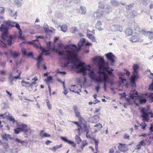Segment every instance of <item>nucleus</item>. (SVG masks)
<instances>
[{"label":"nucleus","mask_w":153,"mask_h":153,"mask_svg":"<svg viewBox=\"0 0 153 153\" xmlns=\"http://www.w3.org/2000/svg\"><path fill=\"white\" fill-rule=\"evenodd\" d=\"M86 40L84 38H82L78 42L77 47L74 44L70 45L68 44V66L69 64L68 60H69L72 64L71 68L75 70L77 72L79 70L82 69V68L83 66H88L85 63L80 62L77 54L81 50L82 46L85 43Z\"/></svg>","instance_id":"obj_1"},{"label":"nucleus","mask_w":153,"mask_h":153,"mask_svg":"<svg viewBox=\"0 0 153 153\" xmlns=\"http://www.w3.org/2000/svg\"><path fill=\"white\" fill-rule=\"evenodd\" d=\"M62 144H61L59 145H56L53 147L51 149L54 152H55L58 149L62 147Z\"/></svg>","instance_id":"obj_32"},{"label":"nucleus","mask_w":153,"mask_h":153,"mask_svg":"<svg viewBox=\"0 0 153 153\" xmlns=\"http://www.w3.org/2000/svg\"><path fill=\"white\" fill-rule=\"evenodd\" d=\"M141 116L142 118L143 121H149V115H150L151 117H153V113H152L149 111V107L146 108H142L141 110Z\"/></svg>","instance_id":"obj_5"},{"label":"nucleus","mask_w":153,"mask_h":153,"mask_svg":"<svg viewBox=\"0 0 153 153\" xmlns=\"http://www.w3.org/2000/svg\"><path fill=\"white\" fill-rule=\"evenodd\" d=\"M116 31H119L120 32L122 31V27L121 26L119 25H115L113 26Z\"/></svg>","instance_id":"obj_30"},{"label":"nucleus","mask_w":153,"mask_h":153,"mask_svg":"<svg viewBox=\"0 0 153 153\" xmlns=\"http://www.w3.org/2000/svg\"><path fill=\"white\" fill-rule=\"evenodd\" d=\"M120 95L121 96L120 97V99L123 98H125L126 96V95L125 92H123V93L120 94Z\"/></svg>","instance_id":"obj_56"},{"label":"nucleus","mask_w":153,"mask_h":153,"mask_svg":"<svg viewBox=\"0 0 153 153\" xmlns=\"http://www.w3.org/2000/svg\"><path fill=\"white\" fill-rule=\"evenodd\" d=\"M7 118L10 121H11L13 123L15 122L16 121L14 118H13V117L9 116V115L7 116Z\"/></svg>","instance_id":"obj_43"},{"label":"nucleus","mask_w":153,"mask_h":153,"mask_svg":"<svg viewBox=\"0 0 153 153\" xmlns=\"http://www.w3.org/2000/svg\"><path fill=\"white\" fill-rule=\"evenodd\" d=\"M137 12L135 10H134L130 13V15L131 17H133L137 15Z\"/></svg>","instance_id":"obj_44"},{"label":"nucleus","mask_w":153,"mask_h":153,"mask_svg":"<svg viewBox=\"0 0 153 153\" xmlns=\"http://www.w3.org/2000/svg\"><path fill=\"white\" fill-rule=\"evenodd\" d=\"M4 23L7 26L4 24H2L0 27V31L2 32V39L1 42L4 44V47H6V43H7L9 45H11L15 37L13 35L8 36V28L7 26H11L12 27H14L16 22L8 20L4 21Z\"/></svg>","instance_id":"obj_3"},{"label":"nucleus","mask_w":153,"mask_h":153,"mask_svg":"<svg viewBox=\"0 0 153 153\" xmlns=\"http://www.w3.org/2000/svg\"><path fill=\"white\" fill-rule=\"evenodd\" d=\"M98 7L101 9H104L105 7L104 3L101 1L99 2Z\"/></svg>","instance_id":"obj_38"},{"label":"nucleus","mask_w":153,"mask_h":153,"mask_svg":"<svg viewBox=\"0 0 153 153\" xmlns=\"http://www.w3.org/2000/svg\"><path fill=\"white\" fill-rule=\"evenodd\" d=\"M141 146H145L146 145V143L144 142V140H141L139 143V144Z\"/></svg>","instance_id":"obj_60"},{"label":"nucleus","mask_w":153,"mask_h":153,"mask_svg":"<svg viewBox=\"0 0 153 153\" xmlns=\"http://www.w3.org/2000/svg\"><path fill=\"white\" fill-rule=\"evenodd\" d=\"M91 119L92 120V121L91 122H92V123H96L98 122L99 120V116L98 115H95L91 117Z\"/></svg>","instance_id":"obj_20"},{"label":"nucleus","mask_w":153,"mask_h":153,"mask_svg":"<svg viewBox=\"0 0 153 153\" xmlns=\"http://www.w3.org/2000/svg\"><path fill=\"white\" fill-rule=\"evenodd\" d=\"M17 72L18 73V75L14 77V79H15L16 80V79H17L19 78L20 76V75L21 74V72L20 71H19L17 70Z\"/></svg>","instance_id":"obj_52"},{"label":"nucleus","mask_w":153,"mask_h":153,"mask_svg":"<svg viewBox=\"0 0 153 153\" xmlns=\"http://www.w3.org/2000/svg\"><path fill=\"white\" fill-rule=\"evenodd\" d=\"M51 43L50 42L47 43V50H46L45 49L42 48L41 46V45L39 44V46H40V48L41 49L42 52H45L46 55L49 54V53H48V52L51 49Z\"/></svg>","instance_id":"obj_14"},{"label":"nucleus","mask_w":153,"mask_h":153,"mask_svg":"<svg viewBox=\"0 0 153 153\" xmlns=\"http://www.w3.org/2000/svg\"><path fill=\"white\" fill-rule=\"evenodd\" d=\"M149 89L151 91H153V82L150 85L149 87Z\"/></svg>","instance_id":"obj_64"},{"label":"nucleus","mask_w":153,"mask_h":153,"mask_svg":"<svg viewBox=\"0 0 153 153\" xmlns=\"http://www.w3.org/2000/svg\"><path fill=\"white\" fill-rule=\"evenodd\" d=\"M43 54V53H42L39 56L37 59V66L38 68H39L40 67V63L41 62L43 58L42 57V56Z\"/></svg>","instance_id":"obj_25"},{"label":"nucleus","mask_w":153,"mask_h":153,"mask_svg":"<svg viewBox=\"0 0 153 153\" xmlns=\"http://www.w3.org/2000/svg\"><path fill=\"white\" fill-rule=\"evenodd\" d=\"M15 141L18 143H20L21 144H23L25 142L24 141L22 140L19 138H16L15 139Z\"/></svg>","instance_id":"obj_58"},{"label":"nucleus","mask_w":153,"mask_h":153,"mask_svg":"<svg viewBox=\"0 0 153 153\" xmlns=\"http://www.w3.org/2000/svg\"><path fill=\"white\" fill-rule=\"evenodd\" d=\"M39 135L42 138L51 137L50 134L45 133L44 130H42L41 131L39 134Z\"/></svg>","instance_id":"obj_17"},{"label":"nucleus","mask_w":153,"mask_h":153,"mask_svg":"<svg viewBox=\"0 0 153 153\" xmlns=\"http://www.w3.org/2000/svg\"><path fill=\"white\" fill-rule=\"evenodd\" d=\"M73 123H74L78 127V128L77 129V130L78 131V134L79 136H80V130L82 128L81 126L79 124L78 122L74 121L73 122Z\"/></svg>","instance_id":"obj_26"},{"label":"nucleus","mask_w":153,"mask_h":153,"mask_svg":"<svg viewBox=\"0 0 153 153\" xmlns=\"http://www.w3.org/2000/svg\"><path fill=\"white\" fill-rule=\"evenodd\" d=\"M100 87L99 85H98L95 87V90L97 92H99V91L100 90Z\"/></svg>","instance_id":"obj_63"},{"label":"nucleus","mask_w":153,"mask_h":153,"mask_svg":"<svg viewBox=\"0 0 153 153\" xmlns=\"http://www.w3.org/2000/svg\"><path fill=\"white\" fill-rule=\"evenodd\" d=\"M22 0H14L15 2L19 6L21 5V2Z\"/></svg>","instance_id":"obj_48"},{"label":"nucleus","mask_w":153,"mask_h":153,"mask_svg":"<svg viewBox=\"0 0 153 153\" xmlns=\"http://www.w3.org/2000/svg\"><path fill=\"white\" fill-rule=\"evenodd\" d=\"M21 84L23 87H25L27 89L29 92H30L32 91V90L30 89V83L29 82H26L22 80L21 82Z\"/></svg>","instance_id":"obj_12"},{"label":"nucleus","mask_w":153,"mask_h":153,"mask_svg":"<svg viewBox=\"0 0 153 153\" xmlns=\"http://www.w3.org/2000/svg\"><path fill=\"white\" fill-rule=\"evenodd\" d=\"M139 66L137 64H134L133 66V71L132 76L135 78H138V73L139 70Z\"/></svg>","instance_id":"obj_8"},{"label":"nucleus","mask_w":153,"mask_h":153,"mask_svg":"<svg viewBox=\"0 0 153 153\" xmlns=\"http://www.w3.org/2000/svg\"><path fill=\"white\" fill-rule=\"evenodd\" d=\"M82 69L79 70L77 73L81 74L84 76L87 75L88 74L87 71H88L89 73H88V75L92 81H95L98 83L103 82V88L104 91H106L107 83H109L111 86L114 84V82L113 79H108L107 78H103L100 76H97L96 74L94 71L92 69L90 65H88V66H82Z\"/></svg>","instance_id":"obj_2"},{"label":"nucleus","mask_w":153,"mask_h":153,"mask_svg":"<svg viewBox=\"0 0 153 153\" xmlns=\"http://www.w3.org/2000/svg\"><path fill=\"white\" fill-rule=\"evenodd\" d=\"M138 78H135L132 76L130 78V87L133 89L134 88L136 87V84L135 82L136 80Z\"/></svg>","instance_id":"obj_11"},{"label":"nucleus","mask_w":153,"mask_h":153,"mask_svg":"<svg viewBox=\"0 0 153 153\" xmlns=\"http://www.w3.org/2000/svg\"><path fill=\"white\" fill-rule=\"evenodd\" d=\"M103 13L102 11H97L94 13V16L97 18H99L103 16Z\"/></svg>","instance_id":"obj_19"},{"label":"nucleus","mask_w":153,"mask_h":153,"mask_svg":"<svg viewBox=\"0 0 153 153\" xmlns=\"http://www.w3.org/2000/svg\"><path fill=\"white\" fill-rule=\"evenodd\" d=\"M140 125L142 127L141 128L144 130L147 125L145 123H142Z\"/></svg>","instance_id":"obj_53"},{"label":"nucleus","mask_w":153,"mask_h":153,"mask_svg":"<svg viewBox=\"0 0 153 153\" xmlns=\"http://www.w3.org/2000/svg\"><path fill=\"white\" fill-rule=\"evenodd\" d=\"M43 28L44 31L46 33H52L51 30L49 29L47 23H45L44 24Z\"/></svg>","instance_id":"obj_22"},{"label":"nucleus","mask_w":153,"mask_h":153,"mask_svg":"<svg viewBox=\"0 0 153 153\" xmlns=\"http://www.w3.org/2000/svg\"><path fill=\"white\" fill-rule=\"evenodd\" d=\"M118 148L120 150L123 152H126L128 150V148L127 146L121 143H119Z\"/></svg>","instance_id":"obj_13"},{"label":"nucleus","mask_w":153,"mask_h":153,"mask_svg":"<svg viewBox=\"0 0 153 153\" xmlns=\"http://www.w3.org/2000/svg\"><path fill=\"white\" fill-rule=\"evenodd\" d=\"M142 33H143V34L144 35H145L146 34L149 33V35L148 36L149 39H150V40H151L153 39V32L151 31H146L144 30L142 31Z\"/></svg>","instance_id":"obj_21"},{"label":"nucleus","mask_w":153,"mask_h":153,"mask_svg":"<svg viewBox=\"0 0 153 153\" xmlns=\"http://www.w3.org/2000/svg\"><path fill=\"white\" fill-rule=\"evenodd\" d=\"M6 92L7 94V96L10 98V100H13L14 97L12 96V94L7 90L6 91Z\"/></svg>","instance_id":"obj_39"},{"label":"nucleus","mask_w":153,"mask_h":153,"mask_svg":"<svg viewBox=\"0 0 153 153\" xmlns=\"http://www.w3.org/2000/svg\"><path fill=\"white\" fill-rule=\"evenodd\" d=\"M16 13V12H14L11 11L10 15L11 16H12L15 17V19H16L17 16Z\"/></svg>","instance_id":"obj_51"},{"label":"nucleus","mask_w":153,"mask_h":153,"mask_svg":"<svg viewBox=\"0 0 153 153\" xmlns=\"http://www.w3.org/2000/svg\"><path fill=\"white\" fill-rule=\"evenodd\" d=\"M132 23L133 24V26H132V29L136 30L138 29V26L137 24L135 23L134 22H132Z\"/></svg>","instance_id":"obj_46"},{"label":"nucleus","mask_w":153,"mask_h":153,"mask_svg":"<svg viewBox=\"0 0 153 153\" xmlns=\"http://www.w3.org/2000/svg\"><path fill=\"white\" fill-rule=\"evenodd\" d=\"M52 78L51 76H49L47 77V79L45 80V81L47 82L48 83L49 82H50L51 80H52Z\"/></svg>","instance_id":"obj_55"},{"label":"nucleus","mask_w":153,"mask_h":153,"mask_svg":"<svg viewBox=\"0 0 153 153\" xmlns=\"http://www.w3.org/2000/svg\"><path fill=\"white\" fill-rule=\"evenodd\" d=\"M9 115V113L8 112H7L4 114H0V117H2L4 118H7V116Z\"/></svg>","instance_id":"obj_47"},{"label":"nucleus","mask_w":153,"mask_h":153,"mask_svg":"<svg viewBox=\"0 0 153 153\" xmlns=\"http://www.w3.org/2000/svg\"><path fill=\"white\" fill-rule=\"evenodd\" d=\"M100 60L101 62L100 61L96 62V65L100 69L103 65H104L105 68L107 70L110 69L108 63H105L103 59L100 58Z\"/></svg>","instance_id":"obj_6"},{"label":"nucleus","mask_w":153,"mask_h":153,"mask_svg":"<svg viewBox=\"0 0 153 153\" xmlns=\"http://www.w3.org/2000/svg\"><path fill=\"white\" fill-rule=\"evenodd\" d=\"M110 3L113 6H117L120 4L119 2L116 0H111Z\"/></svg>","instance_id":"obj_27"},{"label":"nucleus","mask_w":153,"mask_h":153,"mask_svg":"<svg viewBox=\"0 0 153 153\" xmlns=\"http://www.w3.org/2000/svg\"><path fill=\"white\" fill-rule=\"evenodd\" d=\"M18 126L19 128L21 131H24L25 132L30 133L31 132V130L28 128L27 125L23 123L19 124Z\"/></svg>","instance_id":"obj_7"},{"label":"nucleus","mask_w":153,"mask_h":153,"mask_svg":"<svg viewBox=\"0 0 153 153\" xmlns=\"http://www.w3.org/2000/svg\"><path fill=\"white\" fill-rule=\"evenodd\" d=\"M146 100L144 98H140L138 101V102L140 104H143L146 102Z\"/></svg>","instance_id":"obj_34"},{"label":"nucleus","mask_w":153,"mask_h":153,"mask_svg":"<svg viewBox=\"0 0 153 153\" xmlns=\"http://www.w3.org/2000/svg\"><path fill=\"white\" fill-rule=\"evenodd\" d=\"M82 128L80 130V135L82 133H84L87 132L88 133L89 132V129L88 128L85 124H83L81 126Z\"/></svg>","instance_id":"obj_15"},{"label":"nucleus","mask_w":153,"mask_h":153,"mask_svg":"<svg viewBox=\"0 0 153 153\" xmlns=\"http://www.w3.org/2000/svg\"><path fill=\"white\" fill-rule=\"evenodd\" d=\"M138 96L137 93L135 90H132L130 91L129 94V97L131 99H134L135 97Z\"/></svg>","instance_id":"obj_16"},{"label":"nucleus","mask_w":153,"mask_h":153,"mask_svg":"<svg viewBox=\"0 0 153 153\" xmlns=\"http://www.w3.org/2000/svg\"><path fill=\"white\" fill-rule=\"evenodd\" d=\"M138 35L136 34L135 36H132L130 39V41L132 42H141L143 41V40L140 38H138Z\"/></svg>","instance_id":"obj_10"},{"label":"nucleus","mask_w":153,"mask_h":153,"mask_svg":"<svg viewBox=\"0 0 153 153\" xmlns=\"http://www.w3.org/2000/svg\"><path fill=\"white\" fill-rule=\"evenodd\" d=\"M68 143L72 146L74 147H76V143L73 141L68 140Z\"/></svg>","instance_id":"obj_41"},{"label":"nucleus","mask_w":153,"mask_h":153,"mask_svg":"<svg viewBox=\"0 0 153 153\" xmlns=\"http://www.w3.org/2000/svg\"><path fill=\"white\" fill-rule=\"evenodd\" d=\"M126 34L128 36H131L132 33V31L130 28L127 29L125 31Z\"/></svg>","instance_id":"obj_28"},{"label":"nucleus","mask_w":153,"mask_h":153,"mask_svg":"<svg viewBox=\"0 0 153 153\" xmlns=\"http://www.w3.org/2000/svg\"><path fill=\"white\" fill-rule=\"evenodd\" d=\"M10 54L14 58H17L19 55V54L18 53L12 51H11Z\"/></svg>","instance_id":"obj_31"},{"label":"nucleus","mask_w":153,"mask_h":153,"mask_svg":"<svg viewBox=\"0 0 153 153\" xmlns=\"http://www.w3.org/2000/svg\"><path fill=\"white\" fill-rule=\"evenodd\" d=\"M75 140L76 142L77 143V144H79L80 143L81 141V139L80 138L78 135H76V136L75 137Z\"/></svg>","instance_id":"obj_36"},{"label":"nucleus","mask_w":153,"mask_h":153,"mask_svg":"<svg viewBox=\"0 0 153 153\" xmlns=\"http://www.w3.org/2000/svg\"><path fill=\"white\" fill-rule=\"evenodd\" d=\"M2 138L3 139L6 141H7L9 139L11 140L12 138L10 135L8 134L4 133L1 135Z\"/></svg>","instance_id":"obj_18"},{"label":"nucleus","mask_w":153,"mask_h":153,"mask_svg":"<svg viewBox=\"0 0 153 153\" xmlns=\"http://www.w3.org/2000/svg\"><path fill=\"white\" fill-rule=\"evenodd\" d=\"M22 53L24 55H26L27 53V51L25 48H22Z\"/></svg>","instance_id":"obj_62"},{"label":"nucleus","mask_w":153,"mask_h":153,"mask_svg":"<svg viewBox=\"0 0 153 153\" xmlns=\"http://www.w3.org/2000/svg\"><path fill=\"white\" fill-rule=\"evenodd\" d=\"M150 1V0H141L140 3L144 5L147 6Z\"/></svg>","instance_id":"obj_29"},{"label":"nucleus","mask_w":153,"mask_h":153,"mask_svg":"<svg viewBox=\"0 0 153 153\" xmlns=\"http://www.w3.org/2000/svg\"><path fill=\"white\" fill-rule=\"evenodd\" d=\"M124 70L126 72V73H125V74H126L127 76H129L130 75V73L126 69H124Z\"/></svg>","instance_id":"obj_61"},{"label":"nucleus","mask_w":153,"mask_h":153,"mask_svg":"<svg viewBox=\"0 0 153 153\" xmlns=\"http://www.w3.org/2000/svg\"><path fill=\"white\" fill-rule=\"evenodd\" d=\"M80 9L81 11V14L82 15L85 14L86 12V7L84 6H81Z\"/></svg>","instance_id":"obj_35"},{"label":"nucleus","mask_w":153,"mask_h":153,"mask_svg":"<svg viewBox=\"0 0 153 153\" xmlns=\"http://www.w3.org/2000/svg\"><path fill=\"white\" fill-rule=\"evenodd\" d=\"M134 4L132 3L128 5H127L125 7V8L126 10H130L134 6Z\"/></svg>","instance_id":"obj_33"},{"label":"nucleus","mask_w":153,"mask_h":153,"mask_svg":"<svg viewBox=\"0 0 153 153\" xmlns=\"http://www.w3.org/2000/svg\"><path fill=\"white\" fill-rule=\"evenodd\" d=\"M111 8V6L109 5H107L106 7L105 8V11L107 13H110V11L109 10Z\"/></svg>","instance_id":"obj_40"},{"label":"nucleus","mask_w":153,"mask_h":153,"mask_svg":"<svg viewBox=\"0 0 153 153\" xmlns=\"http://www.w3.org/2000/svg\"><path fill=\"white\" fill-rule=\"evenodd\" d=\"M119 78L121 83H123L124 82L126 81V79L123 78L122 77L120 76Z\"/></svg>","instance_id":"obj_54"},{"label":"nucleus","mask_w":153,"mask_h":153,"mask_svg":"<svg viewBox=\"0 0 153 153\" xmlns=\"http://www.w3.org/2000/svg\"><path fill=\"white\" fill-rule=\"evenodd\" d=\"M46 103H47V106L49 109H50L51 108V104L49 103V101L48 100H47L46 101Z\"/></svg>","instance_id":"obj_57"},{"label":"nucleus","mask_w":153,"mask_h":153,"mask_svg":"<svg viewBox=\"0 0 153 153\" xmlns=\"http://www.w3.org/2000/svg\"><path fill=\"white\" fill-rule=\"evenodd\" d=\"M74 114L76 117H77L79 119L81 120L82 119V118L80 115V113L79 111H77L74 112Z\"/></svg>","instance_id":"obj_37"},{"label":"nucleus","mask_w":153,"mask_h":153,"mask_svg":"<svg viewBox=\"0 0 153 153\" xmlns=\"http://www.w3.org/2000/svg\"><path fill=\"white\" fill-rule=\"evenodd\" d=\"M94 126L95 127H98L97 129L99 130H100L102 127V125L100 123L95 125Z\"/></svg>","instance_id":"obj_49"},{"label":"nucleus","mask_w":153,"mask_h":153,"mask_svg":"<svg viewBox=\"0 0 153 153\" xmlns=\"http://www.w3.org/2000/svg\"><path fill=\"white\" fill-rule=\"evenodd\" d=\"M87 36L88 38L89 39H91L92 42H94L95 41V37L93 34H89L88 33H86Z\"/></svg>","instance_id":"obj_24"},{"label":"nucleus","mask_w":153,"mask_h":153,"mask_svg":"<svg viewBox=\"0 0 153 153\" xmlns=\"http://www.w3.org/2000/svg\"><path fill=\"white\" fill-rule=\"evenodd\" d=\"M105 56L108 60L111 62V65H113L115 62V56L113 53L111 52L105 54Z\"/></svg>","instance_id":"obj_9"},{"label":"nucleus","mask_w":153,"mask_h":153,"mask_svg":"<svg viewBox=\"0 0 153 153\" xmlns=\"http://www.w3.org/2000/svg\"><path fill=\"white\" fill-rule=\"evenodd\" d=\"M58 49H56L53 48V50L58 52L59 55L61 56V59H64L65 61V63L61 65L62 68L67 66V45L59 43L58 44Z\"/></svg>","instance_id":"obj_4"},{"label":"nucleus","mask_w":153,"mask_h":153,"mask_svg":"<svg viewBox=\"0 0 153 153\" xmlns=\"http://www.w3.org/2000/svg\"><path fill=\"white\" fill-rule=\"evenodd\" d=\"M8 79L9 82H10V85H12L14 83L13 82L14 81H16V80H15L14 77L11 74H10L9 76Z\"/></svg>","instance_id":"obj_23"},{"label":"nucleus","mask_w":153,"mask_h":153,"mask_svg":"<svg viewBox=\"0 0 153 153\" xmlns=\"http://www.w3.org/2000/svg\"><path fill=\"white\" fill-rule=\"evenodd\" d=\"M61 29L63 32H65L67 30V26L66 25H62L61 27Z\"/></svg>","instance_id":"obj_42"},{"label":"nucleus","mask_w":153,"mask_h":153,"mask_svg":"<svg viewBox=\"0 0 153 153\" xmlns=\"http://www.w3.org/2000/svg\"><path fill=\"white\" fill-rule=\"evenodd\" d=\"M14 133L16 134H19L21 131L19 128L17 126V128L14 129Z\"/></svg>","instance_id":"obj_45"},{"label":"nucleus","mask_w":153,"mask_h":153,"mask_svg":"<svg viewBox=\"0 0 153 153\" xmlns=\"http://www.w3.org/2000/svg\"><path fill=\"white\" fill-rule=\"evenodd\" d=\"M149 7L150 10L153 9V1H151L149 3Z\"/></svg>","instance_id":"obj_50"},{"label":"nucleus","mask_w":153,"mask_h":153,"mask_svg":"<svg viewBox=\"0 0 153 153\" xmlns=\"http://www.w3.org/2000/svg\"><path fill=\"white\" fill-rule=\"evenodd\" d=\"M56 72L57 73H60L62 74V75H65L66 74L65 72H61L58 69L56 70Z\"/></svg>","instance_id":"obj_59"}]
</instances>
